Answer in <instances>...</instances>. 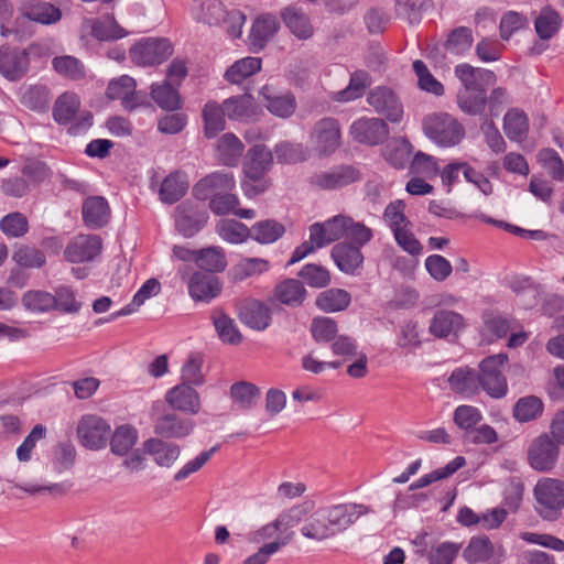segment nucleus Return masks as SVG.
<instances>
[{
  "instance_id": "obj_57",
  "label": "nucleus",
  "mask_w": 564,
  "mask_h": 564,
  "mask_svg": "<svg viewBox=\"0 0 564 564\" xmlns=\"http://www.w3.org/2000/svg\"><path fill=\"white\" fill-rule=\"evenodd\" d=\"M204 358L199 352H192L182 367L181 377L183 383L202 386L205 382V377L202 371Z\"/></svg>"
},
{
  "instance_id": "obj_6",
  "label": "nucleus",
  "mask_w": 564,
  "mask_h": 564,
  "mask_svg": "<svg viewBox=\"0 0 564 564\" xmlns=\"http://www.w3.org/2000/svg\"><path fill=\"white\" fill-rule=\"evenodd\" d=\"M172 54L173 46L167 39H145L130 48V57L139 66L161 64Z\"/></svg>"
},
{
  "instance_id": "obj_40",
  "label": "nucleus",
  "mask_w": 564,
  "mask_h": 564,
  "mask_svg": "<svg viewBox=\"0 0 564 564\" xmlns=\"http://www.w3.org/2000/svg\"><path fill=\"white\" fill-rule=\"evenodd\" d=\"M212 321L223 343L230 345H238L241 343L242 336L237 328L235 321L223 311H213Z\"/></svg>"
},
{
  "instance_id": "obj_39",
  "label": "nucleus",
  "mask_w": 564,
  "mask_h": 564,
  "mask_svg": "<svg viewBox=\"0 0 564 564\" xmlns=\"http://www.w3.org/2000/svg\"><path fill=\"white\" fill-rule=\"evenodd\" d=\"M242 142L234 133H225L217 143V159L227 166H236L243 152Z\"/></svg>"
},
{
  "instance_id": "obj_58",
  "label": "nucleus",
  "mask_w": 564,
  "mask_h": 564,
  "mask_svg": "<svg viewBox=\"0 0 564 564\" xmlns=\"http://www.w3.org/2000/svg\"><path fill=\"white\" fill-rule=\"evenodd\" d=\"M492 551V544L488 538H471L463 556L468 563L475 564L489 560Z\"/></svg>"
},
{
  "instance_id": "obj_33",
  "label": "nucleus",
  "mask_w": 564,
  "mask_h": 564,
  "mask_svg": "<svg viewBox=\"0 0 564 564\" xmlns=\"http://www.w3.org/2000/svg\"><path fill=\"white\" fill-rule=\"evenodd\" d=\"M188 185L187 176L184 172H172L162 181L159 191L160 199L164 204H174L186 194Z\"/></svg>"
},
{
  "instance_id": "obj_18",
  "label": "nucleus",
  "mask_w": 564,
  "mask_h": 564,
  "mask_svg": "<svg viewBox=\"0 0 564 564\" xmlns=\"http://www.w3.org/2000/svg\"><path fill=\"white\" fill-rule=\"evenodd\" d=\"M273 165L272 152L263 144H256L247 151L242 170L246 177H265Z\"/></svg>"
},
{
  "instance_id": "obj_54",
  "label": "nucleus",
  "mask_w": 564,
  "mask_h": 564,
  "mask_svg": "<svg viewBox=\"0 0 564 564\" xmlns=\"http://www.w3.org/2000/svg\"><path fill=\"white\" fill-rule=\"evenodd\" d=\"M216 230L229 243H241L250 237V228L235 219H221Z\"/></svg>"
},
{
  "instance_id": "obj_23",
  "label": "nucleus",
  "mask_w": 564,
  "mask_h": 564,
  "mask_svg": "<svg viewBox=\"0 0 564 564\" xmlns=\"http://www.w3.org/2000/svg\"><path fill=\"white\" fill-rule=\"evenodd\" d=\"M194 426L193 420L167 413L156 420L154 433L165 438H183L193 432Z\"/></svg>"
},
{
  "instance_id": "obj_16",
  "label": "nucleus",
  "mask_w": 564,
  "mask_h": 564,
  "mask_svg": "<svg viewBox=\"0 0 564 564\" xmlns=\"http://www.w3.org/2000/svg\"><path fill=\"white\" fill-rule=\"evenodd\" d=\"M101 250V239L95 235H78L66 247L64 257L68 262L82 263L93 260Z\"/></svg>"
},
{
  "instance_id": "obj_61",
  "label": "nucleus",
  "mask_w": 564,
  "mask_h": 564,
  "mask_svg": "<svg viewBox=\"0 0 564 564\" xmlns=\"http://www.w3.org/2000/svg\"><path fill=\"white\" fill-rule=\"evenodd\" d=\"M297 275L303 280V282L312 288H325L330 282L329 271L315 263L305 264Z\"/></svg>"
},
{
  "instance_id": "obj_36",
  "label": "nucleus",
  "mask_w": 564,
  "mask_h": 564,
  "mask_svg": "<svg viewBox=\"0 0 564 564\" xmlns=\"http://www.w3.org/2000/svg\"><path fill=\"white\" fill-rule=\"evenodd\" d=\"M563 20L560 13L551 7L541 9L534 20V30L540 41H549L557 34Z\"/></svg>"
},
{
  "instance_id": "obj_11",
  "label": "nucleus",
  "mask_w": 564,
  "mask_h": 564,
  "mask_svg": "<svg viewBox=\"0 0 564 564\" xmlns=\"http://www.w3.org/2000/svg\"><path fill=\"white\" fill-rule=\"evenodd\" d=\"M236 181L232 173L217 171L213 172L193 187V194L197 199L205 200L235 188Z\"/></svg>"
},
{
  "instance_id": "obj_20",
  "label": "nucleus",
  "mask_w": 564,
  "mask_h": 564,
  "mask_svg": "<svg viewBox=\"0 0 564 564\" xmlns=\"http://www.w3.org/2000/svg\"><path fill=\"white\" fill-rule=\"evenodd\" d=\"M166 402L174 410L197 414L200 410V398L198 392L191 384L181 383L167 391Z\"/></svg>"
},
{
  "instance_id": "obj_13",
  "label": "nucleus",
  "mask_w": 564,
  "mask_h": 564,
  "mask_svg": "<svg viewBox=\"0 0 564 564\" xmlns=\"http://www.w3.org/2000/svg\"><path fill=\"white\" fill-rule=\"evenodd\" d=\"M350 133L359 143L377 145L388 138L389 128L382 119L360 118L351 124Z\"/></svg>"
},
{
  "instance_id": "obj_48",
  "label": "nucleus",
  "mask_w": 564,
  "mask_h": 564,
  "mask_svg": "<svg viewBox=\"0 0 564 564\" xmlns=\"http://www.w3.org/2000/svg\"><path fill=\"white\" fill-rule=\"evenodd\" d=\"M284 232L285 227L273 219L258 221L250 228V237L259 243H272Z\"/></svg>"
},
{
  "instance_id": "obj_9",
  "label": "nucleus",
  "mask_w": 564,
  "mask_h": 564,
  "mask_svg": "<svg viewBox=\"0 0 564 564\" xmlns=\"http://www.w3.org/2000/svg\"><path fill=\"white\" fill-rule=\"evenodd\" d=\"M312 142L321 155H328L340 144L339 123L334 118H323L314 126Z\"/></svg>"
},
{
  "instance_id": "obj_50",
  "label": "nucleus",
  "mask_w": 564,
  "mask_h": 564,
  "mask_svg": "<svg viewBox=\"0 0 564 564\" xmlns=\"http://www.w3.org/2000/svg\"><path fill=\"white\" fill-rule=\"evenodd\" d=\"M543 402L535 395L520 398L513 406V417L521 423L540 417L543 413Z\"/></svg>"
},
{
  "instance_id": "obj_35",
  "label": "nucleus",
  "mask_w": 564,
  "mask_h": 564,
  "mask_svg": "<svg viewBox=\"0 0 564 564\" xmlns=\"http://www.w3.org/2000/svg\"><path fill=\"white\" fill-rule=\"evenodd\" d=\"M151 98L163 110L175 111L182 108L183 100L178 89L169 80L151 85Z\"/></svg>"
},
{
  "instance_id": "obj_56",
  "label": "nucleus",
  "mask_w": 564,
  "mask_h": 564,
  "mask_svg": "<svg viewBox=\"0 0 564 564\" xmlns=\"http://www.w3.org/2000/svg\"><path fill=\"white\" fill-rule=\"evenodd\" d=\"M471 45L473 32L467 26H459L454 29L444 43L445 50L455 55H462L466 53L470 50Z\"/></svg>"
},
{
  "instance_id": "obj_15",
  "label": "nucleus",
  "mask_w": 564,
  "mask_h": 564,
  "mask_svg": "<svg viewBox=\"0 0 564 564\" xmlns=\"http://www.w3.org/2000/svg\"><path fill=\"white\" fill-rule=\"evenodd\" d=\"M347 224L350 217L336 215L324 223H314L310 226L311 239L316 241L317 247H325L346 235Z\"/></svg>"
},
{
  "instance_id": "obj_10",
  "label": "nucleus",
  "mask_w": 564,
  "mask_h": 564,
  "mask_svg": "<svg viewBox=\"0 0 564 564\" xmlns=\"http://www.w3.org/2000/svg\"><path fill=\"white\" fill-rule=\"evenodd\" d=\"M558 457V447L553 440L546 435L536 437L528 453L531 467L539 471H547L553 468Z\"/></svg>"
},
{
  "instance_id": "obj_8",
  "label": "nucleus",
  "mask_w": 564,
  "mask_h": 564,
  "mask_svg": "<svg viewBox=\"0 0 564 564\" xmlns=\"http://www.w3.org/2000/svg\"><path fill=\"white\" fill-rule=\"evenodd\" d=\"M367 101L376 112L391 122H399L403 116V106L399 97L388 87L379 86L371 89Z\"/></svg>"
},
{
  "instance_id": "obj_21",
  "label": "nucleus",
  "mask_w": 564,
  "mask_h": 564,
  "mask_svg": "<svg viewBox=\"0 0 564 564\" xmlns=\"http://www.w3.org/2000/svg\"><path fill=\"white\" fill-rule=\"evenodd\" d=\"M264 106L270 113L280 118L291 117L296 109V100L291 93H278L273 87L265 85L260 90Z\"/></svg>"
},
{
  "instance_id": "obj_22",
  "label": "nucleus",
  "mask_w": 564,
  "mask_h": 564,
  "mask_svg": "<svg viewBox=\"0 0 564 564\" xmlns=\"http://www.w3.org/2000/svg\"><path fill=\"white\" fill-rule=\"evenodd\" d=\"M82 215L86 227L99 229L109 223L110 207L105 197L89 196L83 203Z\"/></svg>"
},
{
  "instance_id": "obj_45",
  "label": "nucleus",
  "mask_w": 564,
  "mask_h": 564,
  "mask_svg": "<svg viewBox=\"0 0 564 564\" xmlns=\"http://www.w3.org/2000/svg\"><path fill=\"white\" fill-rule=\"evenodd\" d=\"M261 69L260 57H245L236 61L225 73V79L231 84H240Z\"/></svg>"
},
{
  "instance_id": "obj_37",
  "label": "nucleus",
  "mask_w": 564,
  "mask_h": 564,
  "mask_svg": "<svg viewBox=\"0 0 564 564\" xmlns=\"http://www.w3.org/2000/svg\"><path fill=\"white\" fill-rule=\"evenodd\" d=\"M448 382L452 390L467 397L475 395L480 389L478 372L468 367L455 369Z\"/></svg>"
},
{
  "instance_id": "obj_63",
  "label": "nucleus",
  "mask_w": 564,
  "mask_h": 564,
  "mask_svg": "<svg viewBox=\"0 0 564 564\" xmlns=\"http://www.w3.org/2000/svg\"><path fill=\"white\" fill-rule=\"evenodd\" d=\"M56 304L54 310L65 314H76L82 308V303L76 300L75 292L65 285L55 289L53 294Z\"/></svg>"
},
{
  "instance_id": "obj_51",
  "label": "nucleus",
  "mask_w": 564,
  "mask_h": 564,
  "mask_svg": "<svg viewBox=\"0 0 564 564\" xmlns=\"http://www.w3.org/2000/svg\"><path fill=\"white\" fill-rule=\"evenodd\" d=\"M56 301L53 293L42 290H31L23 294L22 305L32 313H47L54 310Z\"/></svg>"
},
{
  "instance_id": "obj_60",
  "label": "nucleus",
  "mask_w": 564,
  "mask_h": 564,
  "mask_svg": "<svg viewBox=\"0 0 564 564\" xmlns=\"http://www.w3.org/2000/svg\"><path fill=\"white\" fill-rule=\"evenodd\" d=\"M413 70L417 77L420 89L435 96H442L444 94L443 84L432 75L424 62L420 59L414 61Z\"/></svg>"
},
{
  "instance_id": "obj_17",
  "label": "nucleus",
  "mask_w": 564,
  "mask_h": 564,
  "mask_svg": "<svg viewBox=\"0 0 564 564\" xmlns=\"http://www.w3.org/2000/svg\"><path fill=\"white\" fill-rule=\"evenodd\" d=\"M30 65L29 54L25 50L2 47L0 48V73L9 80L21 79Z\"/></svg>"
},
{
  "instance_id": "obj_28",
  "label": "nucleus",
  "mask_w": 564,
  "mask_h": 564,
  "mask_svg": "<svg viewBox=\"0 0 564 564\" xmlns=\"http://www.w3.org/2000/svg\"><path fill=\"white\" fill-rule=\"evenodd\" d=\"M221 290L217 276L208 272H195L188 282L191 296L196 301H210L216 297Z\"/></svg>"
},
{
  "instance_id": "obj_25",
  "label": "nucleus",
  "mask_w": 564,
  "mask_h": 564,
  "mask_svg": "<svg viewBox=\"0 0 564 564\" xmlns=\"http://www.w3.org/2000/svg\"><path fill=\"white\" fill-rule=\"evenodd\" d=\"M19 10L25 19L41 24H53L62 18L57 7L41 0H24Z\"/></svg>"
},
{
  "instance_id": "obj_3",
  "label": "nucleus",
  "mask_w": 564,
  "mask_h": 564,
  "mask_svg": "<svg viewBox=\"0 0 564 564\" xmlns=\"http://www.w3.org/2000/svg\"><path fill=\"white\" fill-rule=\"evenodd\" d=\"M508 362L506 354H498L485 358L479 365V386L491 398L500 399L508 391L503 368Z\"/></svg>"
},
{
  "instance_id": "obj_62",
  "label": "nucleus",
  "mask_w": 564,
  "mask_h": 564,
  "mask_svg": "<svg viewBox=\"0 0 564 564\" xmlns=\"http://www.w3.org/2000/svg\"><path fill=\"white\" fill-rule=\"evenodd\" d=\"M538 161L555 181H564V162L555 150L550 148L540 150Z\"/></svg>"
},
{
  "instance_id": "obj_24",
  "label": "nucleus",
  "mask_w": 564,
  "mask_h": 564,
  "mask_svg": "<svg viewBox=\"0 0 564 564\" xmlns=\"http://www.w3.org/2000/svg\"><path fill=\"white\" fill-rule=\"evenodd\" d=\"M280 24L275 15L272 13H263L259 15L252 24L249 35V42L254 52L263 50L267 43L279 31Z\"/></svg>"
},
{
  "instance_id": "obj_4",
  "label": "nucleus",
  "mask_w": 564,
  "mask_h": 564,
  "mask_svg": "<svg viewBox=\"0 0 564 564\" xmlns=\"http://www.w3.org/2000/svg\"><path fill=\"white\" fill-rule=\"evenodd\" d=\"M539 513L546 520H554L564 507V481L544 478L534 487Z\"/></svg>"
},
{
  "instance_id": "obj_42",
  "label": "nucleus",
  "mask_w": 564,
  "mask_h": 564,
  "mask_svg": "<svg viewBox=\"0 0 564 564\" xmlns=\"http://www.w3.org/2000/svg\"><path fill=\"white\" fill-rule=\"evenodd\" d=\"M225 111L216 101H208L203 109L204 134L210 139L225 129Z\"/></svg>"
},
{
  "instance_id": "obj_7",
  "label": "nucleus",
  "mask_w": 564,
  "mask_h": 564,
  "mask_svg": "<svg viewBox=\"0 0 564 564\" xmlns=\"http://www.w3.org/2000/svg\"><path fill=\"white\" fill-rule=\"evenodd\" d=\"M361 178L358 169L348 164H340L330 167L327 171L315 173L310 183L312 186L323 191H337L346 187Z\"/></svg>"
},
{
  "instance_id": "obj_19",
  "label": "nucleus",
  "mask_w": 564,
  "mask_h": 564,
  "mask_svg": "<svg viewBox=\"0 0 564 564\" xmlns=\"http://www.w3.org/2000/svg\"><path fill=\"white\" fill-rule=\"evenodd\" d=\"M281 20L299 40L305 41L314 35V26L308 14L300 7L290 4L280 12Z\"/></svg>"
},
{
  "instance_id": "obj_59",
  "label": "nucleus",
  "mask_w": 564,
  "mask_h": 564,
  "mask_svg": "<svg viewBox=\"0 0 564 564\" xmlns=\"http://www.w3.org/2000/svg\"><path fill=\"white\" fill-rule=\"evenodd\" d=\"M293 532H286L278 535V538L262 545L257 553L245 560L243 564H265L269 556L276 553L282 546L288 545L293 539Z\"/></svg>"
},
{
  "instance_id": "obj_43",
  "label": "nucleus",
  "mask_w": 564,
  "mask_h": 564,
  "mask_svg": "<svg viewBox=\"0 0 564 564\" xmlns=\"http://www.w3.org/2000/svg\"><path fill=\"white\" fill-rule=\"evenodd\" d=\"M195 262L208 273L221 272L227 265L226 254L221 247H208L198 250Z\"/></svg>"
},
{
  "instance_id": "obj_64",
  "label": "nucleus",
  "mask_w": 564,
  "mask_h": 564,
  "mask_svg": "<svg viewBox=\"0 0 564 564\" xmlns=\"http://www.w3.org/2000/svg\"><path fill=\"white\" fill-rule=\"evenodd\" d=\"M12 259L23 268H41L45 264V254L37 248L20 246L13 253Z\"/></svg>"
},
{
  "instance_id": "obj_47",
  "label": "nucleus",
  "mask_w": 564,
  "mask_h": 564,
  "mask_svg": "<svg viewBox=\"0 0 564 564\" xmlns=\"http://www.w3.org/2000/svg\"><path fill=\"white\" fill-rule=\"evenodd\" d=\"M138 431L130 424L118 426L111 435V452L116 455L123 456L137 444Z\"/></svg>"
},
{
  "instance_id": "obj_26",
  "label": "nucleus",
  "mask_w": 564,
  "mask_h": 564,
  "mask_svg": "<svg viewBox=\"0 0 564 564\" xmlns=\"http://www.w3.org/2000/svg\"><path fill=\"white\" fill-rule=\"evenodd\" d=\"M144 454L150 455L160 467L170 468L178 459L181 448L175 443L161 438H149L143 443Z\"/></svg>"
},
{
  "instance_id": "obj_1",
  "label": "nucleus",
  "mask_w": 564,
  "mask_h": 564,
  "mask_svg": "<svg viewBox=\"0 0 564 564\" xmlns=\"http://www.w3.org/2000/svg\"><path fill=\"white\" fill-rule=\"evenodd\" d=\"M369 512V507L358 503H337L314 510V503L305 501L281 513L278 524L294 527L303 523L301 533L319 542L344 532Z\"/></svg>"
},
{
  "instance_id": "obj_52",
  "label": "nucleus",
  "mask_w": 564,
  "mask_h": 564,
  "mask_svg": "<svg viewBox=\"0 0 564 564\" xmlns=\"http://www.w3.org/2000/svg\"><path fill=\"white\" fill-rule=\"evenodd\" d=\"M371 84L369 74L365 70H356L351 74L349 85L336 94V100L346 102L361 97Z\"/></svg>"
},
{
  "instance_id": "obj_5",
  "label": "nucleus",
  "mask_w": 564,
  "mask_h": 564,
  "mask_svg": "<svg viewBox=\"0 0 564 564\" xmlns=\"http://www.w3.org/2000/svg\"><path fill=\"white\" fill-rule=\"evenodd\" d=\"M110 434V424L96 414L83 415L77 425L79 443L90 451H98L106 447Z\"/></svg>"
},
{
  "instance_id": "obj_46",
  "label": "nucleus",
  "mask_w": 564,
  "mask_h": 564,
  "mask_svg": "<svg viewBox=\"0 0 564 564\" xmlns=\"http://www.w3.org/2000/svg\"><path fill=\"white\" fill-rule=\"evenodd\" d=\"M270 268V263L261 258H243L230 270L234 281L240 282L248 278L262 274Z\"/></svg>"
},
{
  "instance_id": "obj_41",
  "label": "nucleus",
  "mask_w": 564,
  "mask_h": 564,
  "mask_svg": "<svg viewBox=\"0 0 564 564\" xmlns=\"http://www.w3.org/2000/svg\"><path fill=\"white\" fill-rule=\"evenodd\" d=\"M350 302V294L343 289H328L319 293L315 301L321 311L328 313L344 311Z\"/></svg>"
},
{
  "instance_id": "obj_38",
  "label": "nucleus",
  "mask_w": 564,
  "mask_h": 564,
  "mask_svg": "<svg viewBox=\"0 0 564 564\" xmlns=\"http://www.w3.org/2000/svg\"><path fill=\"white\" fill-rule=\"evenodd\" d=\"M503 131L509 140L523 141L529 132V121L524 111L519 108L508 110L503 118Z\"/></svg>"
},
{
  "instance_id": "obj_49",
  "label": "nucleus",
  "mask_w": 564,
  "mask_h": 564,
  "mask_svg": "<svg viewBox=\"0 0 564 564\" xmlns=\"http://www.w3.org/2000/svg\"><path fill=\"white\" fill-rule=\"evenodd\" d=\"M80 101L76 94L64 93L55 101L53 117L59 124L68 123L79 110Z\"/></svg>"
},
{
  "instance_id": "obj_12",
  "label": "nucleus",
  "mask_w": 564,
  "mask_h": 564,
  "mask_svg": "<svg viewBox=\"0 0 564 564\" xmlns=\"http://www.w3.org/2000/svg\"><path fill=\"white\" fill-rule=\"evenodd\" d=\"M454 72L462 84L458 90H487L497 82V76L492 70L474 67L467 63L458 64Z\"/></svg>"
},
{
  "instance_id": "obj_55",
  "label": "nucleus",
  "mask_w": 564,
  "mask_h": 564,
  "mask_svg": "<svg viewBox=\"0 0 564 564\" xmlns=\"http://www.w3.org/2000/svg\"><path fill=\"white\" fill-rule=\"evenodd\" d=\"M230 395L239 408L247 410L256 405L260 390L253 383L240 381L231 386Z\"/></svg>"
},
{
  "instance_id": "obj_32",
  "label": "nucleus",
  "mask_w": 564,
  "mask_h": 564,
  "mask_svg": "<svg viewBox=\"0 0 564 564\" xmlns=\"http://www.w3.org/2000/svg\"><path fill=\"white\" fill-rule=\"evenodd\" d=\"M306 294L303 282L297 279H285L274 288L275 300L290 307L301 306Z\"/></svg>"
},
{
  "instance_id": "obj_27",
  "label": "nucleus",
  "mask_w": 564,
  "mask_h": 564,
  "mask_svg": "<svg viewBox=\"0 0 564 564\" xmlns=\"http://www.w3.org/2000/svg\"><path fill=\"white\" fill-rule=\"evenodd\" d=\"M239 317L248 327L264 330L271 324L272 312L267 304L251 300L240 307Z\"/></svg>"
},
{
  "instance_id": "obj_29",
  "label": "nucleus",
  "mask_w": 564,
  "mask_h": 564,
  "mask_svg": "<svg viewBox=\"0 0 564 564\" xmlns=\"http://www.w3.org/2000/svg\"><path fill=\"white\" fill-rule=\"evenodd\" d=\"M332 258L338 269L347 274H355L364 263L360 248L347 242L335 245L332 249Z\"/></svg>"
},
{
  "instance_id": "obj_31",
  "label": "nucleus",
  "mask_w": 564,
  "mask_h": 564,
  "mask_svg": "<svg viewBox=\"0 0 564 564\" xmlns=\"http://www.w3.org/2000/svg\"><path fill=\"white\" fill-rule=\"evenodd\" d=\"M221 106L230 120L249 121L257 116V108L250 94L230 97L224 100Z\"/></svg>"
},
{
  "instance_id": "obj_53",
  "label": "nucleus",
  "mask_w": 564,
  "mask_h": 564,
  "mask_svg": "<svg viewBox=\"0 0 564 564\" xmlns=\"http://www.w3.org/2000/svg\"><path fill=\"white\" fill-rule=\"evenodd\" d=\"M53 69L61 76L72 80L85 77V66L76 57L70 55L56 56L52 59Z\"/></svg>"
},
{
  "instance_id": "obj_44",
  "label": "nucleus",
  "mask_w": 564,
  "mask_h": 564,
  "mask_svg": "<svg viewBox=\"0 0 564 564\" xmlns=\"http://www.w3.org/2000/svg\"><path fill=\"white\" fill-rule=\"evenodd\" d=\"M487 90H458L457 105L459 109L469 116L481 115L487 106Z\"/></svg>"
},
{
  "instance_id": "obj_2",
  "label": "nucleus",
  "mask_w": 564,
  "mask_h": 564,
  "mask_svg": "<svg viewBox=\"0 0 564 564\" xmlns=\"http://www.w3.org/2000/svg\"><path fill=\"white\" fill-rule=\"evenodd\" d=\"M426 137L442 148H452L460 143L465 137L463 124L446 112L433 113L423 121Z\"/></svg>"
},
{
  "instance_id": "obj_34",
  "label": "nucleus",
  "mask_w": 564,
  "mask_h": 564,
  "mask_svg": "<svg viewBox=\"0 0 564 564\" xmlns=\"http://www.w3.org/2000/svg\"><path fill=\"white\" fill-rule=\"evenodd\" d=\"M86 23L90 26L91 36L98 41H113L128 35L112 14H106L101 19H90Z\"/></svg>"
},
{
  "instance_id": "obj_30",
  "label": "nucleus",
  "mask_w": 564,
  "mask_h": 564,
  "mask_svg": "<svg viewBox=\"0 0 564 564\" xmlns=\"http://www.w3.org/2000/svg\"><path fill=\"white\" fill-rule=\"evenodd\" d=\"M464 327V317L460 314L440 310L430 323V333L436 337L444 338L449 335H457Z\"/></svg>"
},
{
  "instance_id": "obj_14",
  "label": "nucleus",
  "mask_w": 564,
  "mask_h": 564,
  "mask_svg": "<svg viewBox=\"0 0 564 564\" xmlns=\"http://www.w3.org/2000/svg\"><path fill=\"white\" fill-rule=\"evenodd\" d=\"M206 212L191 202H183L175 209V227L186 238L195 236L207 221Z\"/></svg>"
}]
</instances>
